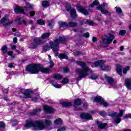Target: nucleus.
Instances as JSON below:
<instances>
[{
    "instance_id": "f257e3e1",
    "label": "nucleus",
    "mask_w": 131,
    "mask_h": 131,
    "mask_svg": "<svg viewBox=\"0 0 131 131\" xmlns=\"http://www.w3.org/2000/svg\"><path fill=\"white\" fill-rule=\"evenodd\" d=\"M52 125L51 120L46 119L44 122L42 120L33 121L31 119L26 120V123L24 126V129H27L30 127H33V130H43L45 128Z\"/></svg>"
},
{
    "instance_id": "f03ea898",
    "label": "nucleus",
    "mask_w": 131,
    "mask_h": 131,
    "mask_svg": "<svg viewBox=\"0 0 131 131\" xmlns=\"http://www.w3.org/2000/svg\"><path fill=\"white\" fill-rule=\"evenodd\" d=\"M76 63L77 65H79L82 68V70L80 69H77L76 70L77 73L79 75V77L76 78V80L79 81L82 78H84V77H86V76L89 75L88 72L89 71L91 72V69H90V68L86 66L85 63L83 61H77Z\"/></svg>"
},
{
    "instance_id": "7ed1b4c3",
    "label": "nucleus",
    "mask_w": 131,
    "mask_h": 131,
    "mask_svg": "<svg viewBox=\"0 0 131 131\" xmlns=\"http://www.w3.org/2000/svg\"><path fill=\"white\" fill-rule=\"evenodd\" d=\"M26 71H28L31 74H36L38 73L39 71L42 73H50V71L49 69L41 68L37 64H30L26 68Z\"/></svg>"
},
{
    "instance_id": "20e7f679",
    "label": "nucleus",
    "mask_w": 131,
    "mask_h": 131,
    "mask_svg": "<svg viewBox=\"0 0 131 131\" xmlns=\"http://www.w3.org/2000/svg\"><path fill=\"white\" fill-rule=\"evenodd\" d=\"M66 40H67V39L65 36H61L59 37V38L54 40V41H50L49 44L53 52L57 53V52H59V45H60V42L61 43H64Z\"/></svg>"
},
{
    "instance_id": "39448f33",
    "label": "nucleus",
    "mask_w": 131,
    "mask_h": 131,
    "mask_svg": "<svg viewBox=\"0 0 131 131\" xmlns=\"http://www.w3.org/2000/svg\"><path fill=\"white\" fill-rule=\"evenodd\" d=\"M108 115L109 116H111V117H115L114 119V123H117L118 124V123L121 121L120 117L123 115V110H121L119 114H117L116 112L108 113Z\"/></svg>"
},
{
    "instance_id": "423d86ee",
    "label": "nucleus",
    "mask_w": 131,
    "mask_h": 131,
    "mask_svg": "<svg viewBox=\"0 0 131 131\" xmlns=\"http://www.w3.org/2000/svg\"><path fill=\"white\" fill-rule=\"evenodd\" d=\"M102 37V43L107 45H110L113 41V39L115 38L114 35L112 34H104Z\"/></svg>"
},
{
    "instance_id": "0eeeda50",
    "label": "nucleus",
    "mask_w": 131,
    "mask_h": 131,
    "mask_svg": "<svg viewBox=\"0 0 131 131\" xmlns=\"http://www.w3.org/2000/svg\"><path fill=\"white\" fill-rule=\"evenodd\" d=\"M107 6L108 4L106 3H103L101 5L97 7V9L101 11L102 14H104V15H111V12H110V11L104 9V8H105V7H107Z\"/></svg>"
},
{
    "instance_id": "6e6552de",
    "label": "nucleus",
    "mask_w": 131,
    "mask_h": 131,
    "mask_svg": "<svg viewBox=\"0 0 131 131\" xmlns=\"http://www.w3.org/2000/svg\"><path fill=\"white\" fill-rule=\"evenodd\" d=\"M66 10L68 11V12H70L71 16L73 19H75V18H76L77 15L76 14V11H75V9L71 7L70 6L68 5L66 7Z\"/></svg>"
},
{
    "instance_id": "1a4fd4ad",
    "label": "nucleus",
    "mask_w": 131,
    "mask_h": 131,
    "mask_svg": "<svg viewBox=\"0 0 131 131\" xmlns=\"http://www.w3.org/2000/svg\"><path fill=\"white\" fill-rule=\"evenodd\" d=\"M93 102H96L97 103H100L101 105H103L104 107L108 106V103L104 101V99L101 96H96L94 99Z\"/></svg>"
},
{
    "instance_id": "9d476101",
    "label": "nucleus",
    "mask_w": 131,
    "mask_h": 131,
    "mask_svg": "<svg viewBox=\"0 0 131 131\" xmlns=\"http://www.w3.org/2000/svg\"><path fill=\"white\" fill-rule=\"evenodd\" d=\"M105 79L109 85H110L113 88H115V85H116V81H115L113 78H112L111 77L105 75Z\"/></svg>"
},
{
    "instance_id": "9b49d317",
    "label": "nucleus",
    "mask_w": 131,
    "mask_h": 131,
    "mask_svg": "<svg viewBox=\"0 0 131 131\" xmlns=\"http://www.w3.org/2000/svg\"><path fill=\"white\" fill-rule=\"evenodd\" d=\"M43 109L45 112H46V113H48V114H52V113L55 112V110L54 108L48 105H43Z\"/></svg>"
},
{
    "instance_id": "f8f14e48",
    "label": "nucleus",
    "mask_w": 131,
    "mask_h": 131,
    "mask_svg": "<svg viewBox=\"0 0 131 131\" xmlns=\"http://www.w3.org/2000/svg\"><path fill=\"white\" fill-rule=\"evenodd\" d=\"M34 41L35 43H33L31 46V48H32V49H35L37 47V46H38V45H40V43L42 42V41H41V40H40V39L38 38L34 39Z\"/></svg>"
},
{
    "instance_id": "ddd939ff",
    "label": "nucleus",
    "mask_w": 131,
    "mask_h": 131,
    "mask_svg": "<svg viewBox=\"0 0 131 131\" xmlns=\"http://www.w3.org/2000/svg\"><path fill=\"white\" fill-rule=\"evenodd\" d=\"M77 10L78 11V12H80V13H82V14H83V15H85V16H87V15H89V12L81 6H77Z\"/></svg>"
},
{
    "instance_id": "4468645a",
    "label": "nucleus",
    "mask_w": 131,
    "mask_h": 131,
    "mask_svg": "<svg viewBox=\"0 0 131 131\" xmlns=\"http://www.w3.org/2000/svg\"><path fill=\"white\" fill-rule=\"evenodd\" d=\"M103 63H105V61L98 60L97 61H96L95 62L92 63L91 64V66L92 67H93V68L95 67H98V66H100V67H101V65L103 64Z\"/></svg>"
},
{
    "instance_id": "2eb2a0df",
    "label": "nucleus",
    "mask_w": 131,
    "mask_h": 131,
    "mask_svg": "<svg viewBox=\"0 0 131 131\" xmlns=\"http://www.w3.org/2000/svg\"><path fill=\"white\" fill-rule=\"evenodd\" d=\"M14 11L15 14H19L22 13V14H25L24 9L23 8L19 7V6H15L14 8Z\"/></svg>"
},
{
    "instance_id": "dca6fc26",
    "label": "nucleus",
    "mask_w": 131,
    "mask_h": 131,
    "mask_svg": "<svg viewBox=\"0 0 131 131\" xmlns=\"http://www.w3.org/2000/svg\"><path fill=\"white\" fill-rule=\"evenodd\" d=\"M80 117L82 119H86V120H91V119H93L92 116L89 114H82L80 115Z\"/></svg>"
},
{
    "instance_id": "f3484780",
    "label": "nucleus",
    "mask_w": 131,
    "mask_h": 131,
    "mask_svg": "<svg viewBox=\"0 0 131 131\" xmlns=\"http://www.w3.org/2000/svg\"><path fill=\"white\" fill-rule=\"evenodd\" d=\"M125 85L128 90H131V79L126 78L125 79Z\"/></svg>"
},
{
    "instance_id": "a211bd4d",
    "label": "nucleus",
    "mask_w": 131,
    "mask_h": 131,
    "mask_svg": "<svg viewBox=\"0 0 131 131\" xmlns=\"http://www.w3.org/2000/svg\"><path fill=\"white\" fill-rule=\"evenodd\" d=\"M101 70H103V71H108V70H110V67L106 65L104 63H102V64L100 67Z\"/></svg>"
},
{
    "instance_id": "6ab92c4d",
    "label": "nucleus",
    "mask_w": 131,
    "mask_h": 131,
    "mask_svg": "<svg viewBox=\"0 0 131 131\" xmlns=\"http://www.w3.org/2000/svg\"><path fill=\"white\" fill-rule=\"evenodd\" d=\"M81 105V99H77L74 101V106L75 107V110H77L76 108V106H80Z\"/></svg>"
},
{
    "instance_id": "aec40b11",
    "label": "nucleus",
    "mask_w": 131,
    "mask_h": 131,
    "mask_svg": "<svg viewBox=\"0 0 131 131\" xmlns=\"http://www.w3.org/2000/svg\"><path fill=\"white\" fill-rule=\"evenodd\" d=\"M96 122L97 124H98V128H100V129L105 128L107 125V123H99V121H96Z\"/></svg>"
},
{
    "instance_id": "412c9836",
    "label": "nucleus",
    "mask_w": 131,
    "mask_h": 131,
    "mask_svg": "<svg viewBox=\"0 0 131 131\" xmlns=\"http://www.w3.org/2000/svg\"><path fill=\"white\" fill-rule=\"evenodd\" d=\"M116 71L119 75H121V74H122V67H121L120 65L118 64L117 66Z\"/></svg>"
},
{
    "instance_id": "4be33fe9",
    "label": "nucleus",
    "mask_w": 131,
    "mask_h": 131,
    "mask_svg": "<svg viewBox=\"0 0 131 131\" xmlns=\"http://www.w3.org/2000/svg\"><path fill=\"white\" fill-rule=\"evenodd\" d=\"M24 98H31V95H30V91H29V90H25Z\"/></svg>"
},
{
    "instance_id": "5701e85b",
    "label": "nucleus",
    "mask_w": 131,
    "mask_h": 131,
    "mask_svg": "<svg viewBox=\"0 0 131 131\" xmlns=\"http://www.w3.org/2000/svg\"><path fill=\"white\" fill-rule=\"evenodd\" d=\"M61 104L63 107H70L72 105L71 102L68 101H63Z\"/></svg>"
},
{
    "instance_id": "b1692460",
    "label": "nucleus",
    "mask_w": 131,
    "mask_h": 131,
    "mask_svg": "<svg viewBox=\"0 0 131 131\" xmlns=\"http://www.w3.org/2000/svg\"><path fill=\"white\" fill-rule=\"evenodd\" d=\"M77 23L74 21H70L68 23V27H76Z\"/></svg>"
},
{
    "instance_id": "393cba45",
    "label": "nucleus",
    "mask_w": 131,
    "mask_h": 131,
    "mask_svg": "<svg viewBox=\"0 0 131 131\" xmlns=\"http://www.w3.org/2000/svg\"><path fill=\"white\" fill-rule=\"evenodd\" d=\"M32 8H33V5L27 3L26 7H25L24 11H29V9H32Z\"/></svg>"
},
{
    "instance_id": "a878e982",
    "label": "nucleus",
    "mask_w": 131,
    "mask_h": 131,
    "mask_svg": "<svg viewBox=\"0 0 131 131\" xmlns=\"http://www.w3.org/2000/svg\"><path fill=\"white\" fill-rule=\"evenodd\" d=\"M50 35H51V33L50 32L44 33L41 35V38L45 39V38L50 37Z\"/></svg>"
},
{
    "instance_id": "bb28decb",
    "label": "nucleus",
    "mask_w": 131,
    "mask_h": 131,
    "mask_svg": "<svg viewBox=\"0 0 131 131\" xmlns=\"http://www.w3.org/2000/svg\"><path fill=\"white\" fill-rule=\"evenodd\" d=\"M55 79L61 80L63 78V76L59 74H56L53 76Z\"/></svg>"
},
{
    "instance_id": "cd10ccee",
    "label": "nucleus",
    "mask_w": 131,
    "mask_h": 131,
    "mask_svg": "<svg viewBox=\"0 0 131 131\" xmlns=\"http://www.w3.org/2000/svg\"><path fill=\"white\" fill-rule=\"evenodd\" d=\"M59 24L60 27H68V23L63 21H59Z\"/></svg>"
},
{
    "instance_id": "c85d7f7f",
    "label": "nucleus",
    "mask_w": 131,
    "mask_h": 131,
    "mask_svg": "<svg viewBox=\"0 0 131 131\" xmlns=\"http://www.w3.org/2000/svg\"><path fill=\"white\" fill-rule=\"evenodd\" d=\"M8 16L7 15H6L4 17H3L0 21V24H2L3 23H5V22H7L8 21Z\"/></svg>"
},
{
    "instance_id": "c756f323",
    "label": "nucleus",
    "mask_w": 131,
    "mask_h": 131,
    "mask_svg": "<svg viewBox=\"0 0 131 131\" xmlns=\"http://www.w3.org/2000/svg\"><path fill=\"white\" fill-rule=\"evenodd\" d=\"M54 124L58 125L62 124V120L60 118H57L54 120Z\"/></svg>"
},
{
    "instance_id": "7c9ffc66",
    "label": "nucleus",
    "mask_w": 131,
    "mask_h": 131,
    "mask_svg": "<svg viewBox=\"0 0 131 131\" xmlns=\"http://www.w3.org/2000/svg\"><path fill=\"white\" fill-rule=\"evenodd\" d=\"M41 112V109L38 108L37 110H35L32 113V115H36V114H38V113Z\"/></svg>"
},
{
    "instance_id": "2f4dec72",
    "label": "nucleus",
    "mask_w": 131,
    "mask_h": 131,
    "mask_svg": "<svg viewBox=\"0 0 131 131\" xmlns=\"http://www.w3.org/2000/svg\"><path fill=\"white\" fill-rule=\"evenodd\" d=\"M58 57H59V59H68V56H67V55H65V54H60Z\"/></svg>"
},
{
    "instance_id": "473e14b6",
    "label": "nucleus",
    "mask_w": 131,
    "mask_h": 131,
    "mask_svg": "<svg viewBox=\"0 0 131 131\" xmlns=\"http://www.w3.org/2000/svg\"><path fill=\"white\" fill-rule=\"evenodd\" d=\"M86 24H89V25H91L92 26H95L96 25V23L94 21L90 20H87L85 22Z\"/></svg>"
},
{
    "instance_id": "72a5a7b5",
    "label": "nucleus",
    "mask_w": 131,
    "mask_h": 131,
    "mask_svg": "<svg viewBox=\"0 0 131 131\" xmlns=\"http://www.w3.org/2000/svg\"><path fill=\"white\" fill-rule=\"evenodd\" d=\"M115 9L116 13H117V14H119V15H120V14L122 13V10L120 7H116Z\"/></svg>"
},
{
    "instance_id": "f704fd0d",
    "label": "nucleus",
    "mask_w": 131,
    "mask_h": 131,
    "mask_svg": "<svg viewBox=\"0 0 131 131\" xmlns=\"http://www.w3.org/2000/svg\"><path fill=\"white\" fill-rule=\"evenodd\" d=\"M52 84L53 86L56 88V89H61V84L54 82H52Z\"/></svg>"
},
{
    "instance_id": "c9c22d12",
    "label": "nucleus",
    "mask_w": 131,
    "mask_h": 131,
    "mask_svg": "<svg viewBox=\"0 0 131 131\" xmlns=\"http://www.w3.org/2000/svg\"><path fill=\"white\" fill-rule=\"evenodd\" d=\"M48 57L50 60V68H53L55 64L54 63V62L52 61V59H51V55H48Z\"/></svg>"
},
{
    "instance_id": "e433bc0d",
    "label": "nucleus",
    "mask_w": 131,
    "mask_h": 131,
    "mask_svg": "<svg viewBox=\"0 0 131 131\" xmlns=\"http://www.w3.org/2000/svg\"><path fill=\"white\" fill-rule=\"evenodd\" d=\"M49 3L48 1H43L42 3V6L43 8H47V7H49Z\"/></svg>"
},
{
    "instance_id": "4c0bfd02",
    "label": "nucleus",
    "mask_w": 131,
    "mask_h": 131,
    "mask_svg": "<svg viewBox=\"0 0 131 131\" xmlns=\"http://www.w3.org/2000/svg\"><path fill=\"white\" fill-rule=\"evenodd\" d=\"M10 24H12V21L8 20V23L4 25L5 29H8L10 27Z\"/></svg>"
},
{
    "instance_id": "58836bf2",
    "label": "nucleus",
    "mask_w": 131,
    "mask_h": 131,
    "mask_svg": "<svg viewBox=\"0 0 131 131\" xmlns=\"http://www.w3.org/2000/svg\"><path fill=\"white\" fill-rule=\"evenodd\" d=\"M68 82H69V79L68 78H65L61 81L62 84H66V83H68Z\"/></svg>"
},
{
    "instance_id": "ea45409f",
    "label": "nucleus",
    "mask_w": 131,
    "mask_h": 131,
    "mask_svg": "<svg viewBox=\"0 0 131 131\" xmlns=\"http://www.w3.org/2000/svg\"><path fill=\"white\" fill-rule=\"evenodd\" d=\"M99 4V2L98 1L95 0L93 2V3L90 5V7L91 8H93V7H95V6H97Z\"/></svg>"
},
{
    "instance_id": "a19ab883",
    "label": "nucleus",
    "mask_w": 131,
    "mask_h": 131,
    "mask_svg": "<svg viewBox=\"0 0 131 131\" xmlns=\"http://www.w3.org/2000/svg\"><path fill=\"white\" fill-rule=\"evenodd\" d=\"M37 24L39 25H45V21L42 19H38L37 20Z\"/></svg>"
},
{
    "instance_id": "79ce46f5",
    "label": "nucleus",
    "mask_w": 131,
    "mask_h": 131,
    "mask_svg": "<svg viewBox=\"0 0 131 131\" xmlns=\"http://www.w3.org/2000/svg\"><path fill=\"white\" fill-rule=\"evenodd\" d=\"M128 70H129V67H125L123 70V73L124 74H126Z\"/></svg>"
},
{
    "instance_id": "37998d69",
    "label": "nucleus",
    "mask_w": 131,
    "mask_h": 131,
    "mask_svg": "<svg viewBox=\"0 0 131 131\" xmlns=\"http://www.w3.org/2000/svg\"><path fill=\"white\" fill-rule=\"evenodd\" d=\"M49 50H50V46H49L48 44H46L43 47V51H45V52H47V51H49Z\"/></svg>"
},
{
    "instance_id": "c03bdc74",
    "label": "nucleus",
    "mask_w": 131,
    "mask_h": 131,
    "mask_svg": "<svg viewBox=\"0 0 131 131\" xmlns=\"http://www.w3.org/2000/svg\"><path fill=\"white\" fill-rule=\"evenodd\" d=\"M98 77L97 74H94L90 76V79H97V78Z\"/></svg>"
},
{
    "instance_id": "a18cd8bd",
    "label": "nucleus",
    "mask_w": 131,
    "mask_h": 131,
    "mask_svg": "<svg viewBox=\"0 0 131 131\" xmlns=\"http://www.w3.org/2000/svg\"><path fill=\"white\" fill-rule=\"evenodd\" d=\"M125 33H126V31L124 30H121L119 32V35H121V36H122L123 35H124Z\"/></svg>"
},
{
    "instance_id": "49530a36",
    "label": "nucleus",
    "mask_w": 131,
    "mask_h": 131,
    "mask_svg": "<svg viewBox=\"0 0 131 131\" xmlns=\"http://www.w3.org/2000/svg\"><path fill=\"white\" fill-rule=\"evenodd\" d=\"M7 51H8V48H7V47L4 46V47L2 48V52H3V53H4V54H6V53H7Z\"/></svg>"
},
{
    "instance_id": "de8ad7c7",
    "label": "nucleus",
    "mask_w": 131,
    "mask_h": 131,
    "mask_svg": "<svg viewBox=\"0 0 131 131\" xmlns=\"http://www.w3.org/2000/svg\"><path fill=\"white\" fill-rule=\"evenodd\" d=\"M8 54L9 56H11V59H14V58H15V56L13 55V51L8 52Z\"/></svg>"
},
{
    "instance_id": "09e8293b",
    "label": "nucleus",
    "mask_w": 131,
    "mask_h": 131,
    "mask_svg": "<svg viewBox=\"0 0 131 131\" xmlns=\"http://www.w3.org/2000/svg\"><path fill=\"white\" fill-rule=\"evenodd\" d=\"M66 130V128L65 126H62L60 128H59L57 131H65Z\"/></svg>"
},
{
    "instance_id": "8fccbe9b",
    "label": "nucleus",
    "mask_w": 131,
    "mask_h": 131,
    "mask_svg": "<svg viewBox=\"0 0 131 131\" xmlns=\"http://www.w3.org/2000/svg\"><path fill=\"white\" fill-rule=\"evenodd\" d=\"M82 53H81V52H79V51H76L75 52H74V56H78L79 55H82Z\"/></svg>"
},
{
    "instance_id": "3c124183",
    "label": "nucleus",
    "mask_w": 131,
    "mask_h": 131,
    "mask_svg": "<svg viewBox=\"0 0 131 131\" xmlns=\"http://www.w3.org/2000/svg\"><path fill=\"white\" fill-rule=\"evenodd\" d=\"M15 63H11L8 64L9 68H14L15 67Z\"/></svg>"
},
{
    "instance_id": "603ef678",
    "label": "nucleus",
    "mask_w": 131,
    "mask_h": 131,
    "mask_svg": "<svg viewBox=\"0 0 131 131\" xmlns=\"http://www.w3.org/2000/svg\"><path fill=\"white\" fill-rule=\"evenodd\" d=\"M83 36H84V37H86V38H88L90 37V33L89 32L85 33L83 34Z\"/></svg>"
},
{
    "instance_id": "864d4df0",
    "label": "nucleus",
    "mask_w": 131,
    "mask_h": 131,
    "mask_svg": "<svg viewBox=\"0 0 131 131\" xmlns=\"http://www.w3.org/2000/svg\"><path fill=\"white\" fill-rule=\"evenodd\" d=\"M6 124L3 122L0 121V127H5Z\"/></svg>"
},
{
    "instance_id": "5fc2aeb1",
    "label": "nucleus",
    "mask_w": 131,
    "mask_h": 131,
    "mask_svg": "<svg viewBox=\"0 0 131 131\" xmlns=\"http://www.w3.org/2000/svg\"><path fill=\"white\" fill-rule=\"evenodd\" d=\"M126 118H131V114L126 115L125 116H124V119H125Z\"/></svg>"
},
{
    "instance_id": "6e6d98bb",
    "label": "nucleus",
    "mask_w": 131,
    "mask_h": 131,
    "mask_svg": "<svg viewBox=\"0 0 131 131\" xmlns=\"http://www.w3.org/2000/svg\"><path fill=\"white\" fill-rule=\"evenodd\" d=\"M23 51H24V48H21L20 51L19 50H16V53H18V54H21Z\"/></svg>"
},
{
    "instance_id": "4d7b16f0",
    "label": "nucleus",
    "mask_w": 131,
    "mask_h": 131,
    "mask_svg": "<svg viewBox=\"0 0 131 131\" xmlns=\"http://www.w3.org/2000/svg\"><path fill=\"white\" fill-rule=\"evenodd\" d=\"M48 25L50 28H52L54 25V23H53V22H49Z\"/></svg>"
},
{
    "instance_id": "13d9d810",
    "label": "nucleus",
    "mask_w": 131,
    "mask_h": 131,
    "mask_svg": "<svg viewBox=\"0 0 131 131\" xmlns=\"http://www.w3.org/2000/svg\"><path fill=\"white\" fill-rule=\"evenodd\" d=\"M10 47L12 50H16L17 49V47L14 45H10Z\"/></svg>"
},
{
    "instance_id": "bf43d9fd",
    "label": "nucleus",
    "mask_w": 131,
    "mask_h": 131,
    "mask_svg": "<svg viewBox=\"0 0 131 131\" xmlns=\"http://www.w3.org/2000/svg\"><path fill=\"white\" fill-rule=\"evenodd\" d=\"M100 114L101 115V116H102L103 117H105L106 114L104 112H101L100 113Z\"/></svg>"
},
{
    "instance_id": "052dcab7",
    "label": "nucleus",
    "mask_w": 131,
    "mask_h": 131,
    "mask_svg": "<svg viewBox=\"0 0 131 131\" xmlns=\"http://www.w3.org/2000/svg\"><path fill=\"white\" fill-rule=\"evenodd\" d=\"M30 15L31 17H33L35 15V12L34 11H31L30 12Z\"/></svg>"
},
{
    "instance_id": "680f3d73",
    "label": "nucleus",
    "mask_w": 131,
    "mask_h": 131,
    "mask_svg": "<svg viewBox=\"0 0 131 131\" xmlns=\"http://www.w3.org/2000/svg\"><path fill=\"white\" fill-rule=\"evenodd\" d=\"M63 71L66 73H67V72H69V69L68 68H66L63 69Z\"/></svg>"
},
{
    "instance_id": "e2e57ef3",
    "label": "nucleus",
    "mask_w": 131,
    "mask_h": 131,
    "mask_svg": "<svg viewBox=\"0 0 131 131\" xmlns=\"http://www.w3.org/2000/svg\"><path fill=\"white\" fill-rule=\"evenodd\" d=\"M92 40H93V42H96V41H97V37H93L92 38Z\"/></svg>"
},
{
    "instance_id": "0e129e2a",
    "label": "nucleus",
    "mask_w": 131,
    "mask_h": 131,
    "mask_svg": "<svg viewBox=\"0 0 131 131\" xmlns=\"http://www.w3.org/2000/svg\"><path fill=\"white\" fill-rule=\"evenodd\" d=\"M47 118L48 120H50V119H53V116H47Z\"/></svg>"
},
{
    "instance_id": "69168bd1",
    "label": "nucleus",
    "mask_w": 131,
    "mask_h": 131,
    "mask_svg": "<svg viewBox=\"0 0 131 131\" xmlns=\"http://www.w3.org/2000/svg\"><path fill=\"white\" fill-rule=\"evenodd\" d=\"M38 100V98L37 97H35L32 99V101H33V102H37Z\"/></svg>"
},
{
    "instance_id": "338daca9",
    "label": "nucleus",
    "mask_w": 131,
    "mask_h": 131,
    "mask_svg": "<svg viewBox=\"0 0 131 131\" xmlns=\"http://www.w3.org/2000/svg\"><path fill=\"white\" fill-rule=\"evenodd\" d=\"M83 107H84V108L86 109V108H88V103H86V102L84 103Z\"/></svg>"
},
{
    "instance_id": "774afa93",
    "label": "nucleus",
    "mask_w": 131,
    "mask_h": 131,
    "mask_svg": "<svg viewBox=\"0 0 131 131\" xmlns=\"http://www.w3.org/2000/svg\"><path fill=\"white\" fill-rule=\"evenodd\" d=\"M23 22L24 25H26V26L28 25V23H27V22L26 21V20H23Z\"/></svg>"
}]
</instances>
